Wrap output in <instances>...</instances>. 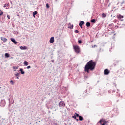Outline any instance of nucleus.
Segmentation results:
<instances>
[{"label":"nucleus","instance_id":"1","mask_svg":"<svg viewBox=\"0 0 125 125\" xmlns=\"http://www.w3.org/2000/svg\"><path fill=\"white\" fill-rule=\"evenodd\" d=\"M95 66H96V63L93 62V60H91L86 63L85 66V72H87L88 73H89V70L90 71H93V70L95 69Z\"/></svg>","mask_w":125,"mask_h":125},{"label":"nucleus","instance_id":"2","mask_svg":"<svg viewBox=\"0 0 125 125\" xmlns=\"http://www.w3.org/2000/svg\"><path fill=\"white\" fill-rule=\"evenodd\" d=\"M73 48L76 53H80V47L78 45L73 46Z\"/></svg>","mask_w":125,"mask_h":125},{"label":"nucleus","instance_id":"3","mask_svg":"<svg viewBox=\"0 0 125 125\" xmlns=\"http://www.w3.org/2000/svg\"><path fill=\"white\" fill-rule=\"evenodd\" d=\"M99 123L101 125H107V121L105 120L101 119L99 121Z\"/></svg>","mask_w":125,"mask_h":125},{"label":"nucleus","instance_id":"4","mask_svg":"<svg viewBox=\"0 0 125 125\" xmlns=\"http://www.w3.org/2000/svg\"><path fill=\"white\" fill-rule=\"evenodd\" d=\"M6 104V103L5 102V100H2L1 101V103H0V106L1 107H5V104Z\"/></svg>","mask_w":125,"mask_h":125},{"label":"nucleus","instance_id":"5","mask_svg":"<svg viewBox=\"0 0 125 125\" xmlns=\"http://www.w3.org/2000/svg\"><path fill=\"white\" fill-rule=\"evenodd\" d=\"M59 107H65V106H66V105L65 104V102L63 101H60L59 103Z\"/></svg>","mask_w":125,"mask_h":125},{"label":"nucleus","instance_id":"6","mask_svg":"<svg viewBox=\"0 0 125 125\" xmlns=\"http://www.w3.org/2000/svg\"><path fill=\"white\" fill-rule=\"evenodd\" d=\"M49 42L50 43H53V42H54V37H51Z\"/></svg>","mask_w":125,"mask_h":125},{"label":"nucleus","instance_id":"7","mask_svg":"<svg viewBox=\"0 0 125 125\" xmlns=\"http://www.w3.org/2000/svg\"><path fill=\"white\" fill-rule=\"evenodd\" d=\"M84 24V21H81L79 23V26L82 28H83V25Z\"/></svg>","mask_w":125,"mask_h":125},{"label":"nucleus","instance_id":"8","mask_svg":"<svg viewBox=\"0 0 125 125\" xmlns=\"http://www.w3.org/2000/svg\"><path fill=\"white\" fill-rule=\"evenodd\" d=\"M1 40L2 41L4 42H7V39L4 38L3 37H1Z\"/></svg>","mask_w":125,"mask_h":125},{"label":"nucleus","instance_id":"9","mask_svg":"<svg viewBox=\"0 0 125 125\" xmlns=\"http://www.w3.org/2000/svg\"><path fill=\"white\" fill-rule=\"evenodd\" d=\"M20 72H21V75H24L25 74V71H24V69L22 68H21L19 70Z\"/></svg>","mask_w":125,"mask_h":125},{"label":"nucleus","instance_id":"10","mask_svg":"<svg viewBox=\"0 0 125 125\" xmlns=\"http://www.w3.org/2000/svg\"><path fill=\"white\" fill-rule=\"evenodd\" d=\"M11 41L14 43V44H16L17 43V42L15 41V39L14 38H11Z\"/></svg>","mask_w":125,"mask_h":125},{"label":"nucleus","instance_id":"11","mask_svg":"<svg viewBox=\"0 0 125 125\" xmlns=\"http://www.w3.org/2000/svg\"><path fill=\"white\" fill-rule=\"evenodd\" d=\"M109 73V70H108L107 69L104 70V75H108Z\"/></svg>","mask_w":125,"mask_h":125},{"label":"nucleus","instance_id":"12","mask_svg":"<svg viewBox=\"0 0 125 125\" xmlns=\"http://www.w3.org/2000/svg\"><path fill=\"white\" fill-rule=\"evenodd\" d=\"M118 26H117V28H124V27H125V25L124 24H118Z\"/></svg>","mask_w":125,"mask_h":125},{"label":"nucleus","instance_id":"13","mask_svg":"<svg viewBox=\"0 0 125 125\" xmlns=\"http://www.w3.org/2000/svg\"><path fill=\"white\" fill-rule=\"evenodd\" d=\"M37 14H38V11H35L34 12H33L32 15L33 17H36V15H37Z\"/></svg>","mask_w":125,"mask_h":125},{"label":"nucleus","instance_id":"14","mask_svg":"<svg viewBox=\"0 0 125 125\" xmlns=\"http://www.w3.org/2000/svg\"><path fill=\"white\" fill-rule=\"evenodd\" d=\"M117 17L118 19H122V18H124V16L119 14V15H117Z\"/></svg>","mask_w":125,"mask_h":125},{"label":"nucleus","instance_id":"15","mask_svg":"<svg viewBox=\"0 0 125 125\" xmlns=\"http://www.w3.org/2000/svg\"><path fill=\"white\" fill-rule=\"evenodd\" d=\"M73 27H74V25L69 23L68 26V29H73Z\"/></svg>","mask_w":125,"mask_h":125},{"label":"nucleus","instance_id":"16","mask_svg":"<svg viewBox=\"0 0 125 125\" xmlns=\"http://www.w3.org/2000/svg\"><path fill=\"white\" fill-rule=\"evenodd\" d=\"M20 49H21L22 50H25V49H27V47L26 46H21L20 47Z\"/></svg>","mask_w":125,"mask_h":125},{"label":"nucleus","instance_id":"17","mask_svg":"<svg viewBox=\"0 0 125 125\" xmlns=\"http://www.w3.org/2000/svg\"><path fill=\"white\" fill-rule=\"evenodd\" d=\"M86 27H87L88 28H89V27H90V22H87L86 23Z\"/></svg>","mask_w":125,"mask_h":125},{"label":"nucleus","instance_id":"18","mask_svg":"<svg viewBox=\"0 0 125 125\" xmlns=\"http://www.w3.org/2000/svg\"><path fill=\"white\" fill-rule=\"evenodd\" d=\"M8 6H9V3L5 4L4 5V8H5V7L7 8Z\"/></svg>","mask_w":125,"mask_h":125},{"label":"nucleus","instance_id":"19","mask_svg":"<svg viewBox=\"0 0 125 125\" xmlns=\"http://www.w3.org/2000/svg\"><path fill=\"white\" fill-rule=\"evenodd\" d=\"M96 21H95V19H93L92 20H91V23H93L94 24H95V23H96Z\"/></svg>","mask_w":125,"mask_h":125},{"label":"nucleus","instance_id":"20","mask_svg":"<svg viewBox=\"0 0 125 125\" xmlns=\"http://www.w3.org/2000/svg\"><path fill=\"white\" fill-rule=\"evenodd\" d=\"M5 57L7 58H8V57H9V54L8 53H6L5 54Z\"/></svg>","mask_w":125,"mask_h":125},{"label":"nucleus","instance_id":"21","mask_svg":"<svg viewBox=\"0 0 125 125\" xmlns=\"http://www.w3.org/2000/svg\"><path fill=\"white\" fill-rule=\"evenodd\" d=\"M24 64L25 65V66H28V65H29V63L26 61L24 62Z\"/></svg>","mask_w":125,"mask_h":125},{"label":"nucleus","instance_id":"22","mask_svg":"<svg viewBox=\"0 0 125 125\" xmlns=\"http://www.w3.org/2000/svg\"><path fill=\"white\" fill-rule=\"evenodd\" d=\"M14 71L15 72L17 69H18V66H13Z\"/></svg>","mask_w":125,"mask_h":125},{"label":"nucleus","instance_id":"23","mask_svg":"<svg viewBox=\"0 0 125 125\" xmlns=\"http://www.w3.org/2000/svg\"><path fill=\"white\" fill-rule=\"evenodd\" d=\"M102 17H103V18H105V17H106V14H105V13H102Z\"/></svg>","mask_w":125,"mask_h":125},{"label":"nucleus","instance_id":"24","mask_svg":"<svg viewBox=\"0 0 125 125\" xmlns=\"http://www.w3.org/2000/svg\"><path fill=\"white\" fill-rule=\"evenodd\" d=\"M83 119V118L82 116H80L79 117V121H82Z\"/></svg>","mask_w":125,"mask_h":125},{"label":"nucleus","instance_id":"25","mask_svg":"<svg viewBox=\"0 0 125 125\" xmlns=\"http://www.w3.org/2000/svg\"><path fill=\"white\" fill-rule=\"evenodd\" d=\"M3 14V12L1 11V10H0V16H1Z\"/></svg>","mask_w":125,"mask_h":125},{"label":"nucleus","instance_id":"26","mask_svg":"<svg viewBox=\"0 0 125 125\" xmlns=\"http://www.w3.org/2000/svg\"><path fill=\"white\" fill-rule=\"evenodd\" d=\"M78 42L79 44H81V43H83V42L82 41V40H78Z\"/></svg>","mask_w":125,"mask_h":125},{"label":"nucleus","instance_id":"27","mask_svg":"<svg viewBox=\"0 0 125 125\" xmlns=\"http://www.w3.org/2000/svg\"><path fill=\"white\" fill-rule=\"evenodd\" d=\"M76 117H78V118L80 117V115H79V114L75 113V115H74Z\"/></svg>","mask_w":125,"mask_h":125},{"label":"nucleus","instance_id":"28","mask_svg":"<svg viewBox=\"0 0 125 125\" xmlns=\"http://www.w3.org/2000/svg\"><path fill=\"white\" fill-rule=\"evenodd\" d=\"M46 7H47V8H49V3H47L46 4Z\"/></svg>","mask_w":125,"mask_h":125},{"label":"nucleus","instance_id":"29","mask_svg":"<svg viewBox=\"0 0 125 125\" xmlns=\"http://www.w3.org/2000/svg\"><path fill=\"white\" fill-rule=\"evenodd\" d=\"M72 118H73L75 120H76V119H77V117L75 116V115H74V116H73L72 117Z\"/></svg>","mask_w":125,"mask_h":125},{"label":"nucleus","instance_id":"30","mask_svg":"<svg viewBox=\"0 0 125 125\" xmlns=\"http://www.w3.org/2000/svg\"><path fill=\"white\" fill-rule=\"evenodd\" d=\"M75 33H76V34H78V33H79V30H75Z\"/></svg>","mask_w":125,"mask_h":125},{"label":"nucleus","instance_id":"31","mask_svg":"<svg viewBox=\"0 0 125 125\" xmlns=\"http://www.w3.org/2000/svg\"><path fill=\"white\" fill-rule=\"evenodd\" d=\"M16 77H18L19 76V73H17L15 74Z\"/></svg>","mask_w":125,"mask_h":125},{"label":"nucleus","instance_id":"32","mask_svg":"<svg viewBox=\"0 0 125 125\" xmlns=\"http://www.w3.org/2000/svg\"><path fill=\"white\" fill-rule=\"evenodd\" d=\"M7 18H8V19H10V16L7 15Z\"/></svg>","mask_w":125,"mask_h":125},{"label":"nucleus","instance_id":"33","mask_svg":"<svg viewBox=\"0 0 125 125\" xmlns=\"http://www.w3.org/2000/svg\"><path fill=\"white\" fill-rule=\"evenodd\" d=\"M30 68H31V66H28L27 67V69H30Z\"/></svg>","mask_w":125,"mask_h":125},{"label":"nucleus","instance_id":"34","mask_svg":"<svg viewBox=\"0 0 125 125\" xmlns=\"http://www.w3.org/2000/svg\"><path fill=\"white\" fill-rule=\"evenodd\" d=\"M51 61L52 63H54V60H52Z\"/></svg>","mask_w":125,"mask_h":125},{"label":"nucleus","instance_id":"35","mask_svg":"<svg viewBox=\"0 0 125 125\" xmlns=\"http://www.w3.org/2000/svg\"><path fill=\"white\" fill-rule=\"evenodd\" d=\"M114 92H116V91H115V90H112V93H114Z\"/></svg>","mask_w":125,"mask_h":125},{"label":"nucleus","instance_id":"36","mask_svg":"<svg viewBox=\"0 0 125 125\" xmlns=\"http://www.w3.org/2000/svg\"><path fill=\"white\" fill-rule=\"evenodd\" d=\"M108 92H109V93H111V92H112V90H109Z\"/></svg>","mask_w":125,"mask_h":125},{"label":"nucleus","instance_id":"37","mask_svg":"<svg viewBox=\"0 0 125 125\" xmlns=\"http://www.w3.org/2000/svg\"><path fill=\"white\" fill-rule=\"evenodd\" d=\"M11 103H12V104H13V103H14V100H13L12 101V102H11Z\"/></svg>","mask_w":125,"mask_h":125},{"label":"nucleus","instance_id":"38","mask_svg":"<svg viewBox=\"0 0 125 125\" xmlns=\"http://www.w3.org/2000/svg\"><path fill=\"white\" fill-rule=\"evenodd\" d=\"M10 83H13V80H11Z\"/></svg>","mask_w":125,"mask_h":125},{"label":"nucleus","instance_id":"39","mask_svg":"<svg viewBox=\"0 0 125 125\" xmlns=\"http://www.w3.org/2000/svg\"><path fill=\"white\" fill-rule=\"evenodd\" d=\"M121 21H124V20L121 19Z\"/></svg>","mask_w":125,"mask_h":125},{"label":"nucleus","instance_id":"40","mask_svg":"<svg viewBox=\"0 0 125 125\" xmlns=\"http://www.w3.org/2000/svg\"><path fill=\"white\" fill-rule=\"evenodd\" d=\"M17 79H19V77L18 76H17Z\"/></svg>","mask_w":125,"mask_h":125},{"label":"nucleus","instance_id":"41","mask_svg":"<svg viewBox=\"0 0 125 125\" xmlns=\"http://www.w3.org/2000/svg\"><path fill=\"white\" fill-rule=\"evenodd\" d=\"M76 121H79V119H76Z\"/></svg>","mask_w":125,"mask_h":125},{"label":"nucleus","instance_id":"42","mask_svg":"<svg viewBox=\"0 0 125 125\" xmlns=\"http://www.w3.org/2000/svg\"><path fill=\"white\" fill-rule=\"evenodd\" d=\"M9 101H10V99H8Z\"/></svg>","mask_w":125,"mask_h":125},{"label":"nucleus","instance_id":"43","mask_svg":"<svg viewBox=\"0 0 125 125\" xmlns=\"http://www.w3.org/2000/svg\"><path fill=\"white\" fill-rule=\"evenodd\" d=\"M95 46H96V45H94V47H95Z\"/></svg>","mask_w":125,"mask_h":125},{"label":"nucleus","instance_id":"44","mask_svg":"<svg viewBox=\"0 0 125 125\" xmlns=\"http://www.w3.org/2000/svg\"><path fill=\"white\" fill-rule=\"evenodd\" d=\"M55 1H57V0H56Z\"/></svg>","mask_w":125,"mask_h":125},{"label":"nucleus","instance_id":"45","mask_svg":"<svg viewBox=\"0 0 125 125\" xmlns=\"http://www.w3.org/2000/svg\"><path fill=\"white\" fill-rule=\"evenodd\" d=\"M12 84L13 85L14 84L13 83H12Z\"/></svg>","mask_w":125,"mask_h":125}]
</instances>
